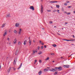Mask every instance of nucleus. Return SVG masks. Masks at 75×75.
Listing matches in <instances>:
<instances>
[{
  "label": "nucleus",
  "mask_w": 75,
  "mask_h": 75,
  "mask_svg": "<svg viewBox=\"0 0 75 75\" xmlns=\"http://www.w3.org/2000/svg\"><path fill=\"white\" fill-rule=\"evenodd\" d=\"M44 10V8H43V6L42 5H41V11L40 12L41 13H43V10Z\"/></svg>",
  "instance_id": "1"
},
{
  "label": "nucleus",
  "mask_w": 75,
  "mask_h": 75,
  "mask_svg": "<svg viewBox=\"0 0 75 75\" xmlns=\"http://www.w3.org/2000/svg\"><path fill=\"white\" fill-rule=\"evenodd\" d=\"M64 67L65 68H68L69 67V65H68V64L64 65Z\"/></svg>",
  "instance_id": "2"
},
{
  "label": "nucleus",
  "mask_w": 75,
  "mask_h": 75,
  "mask_svg": "<svg viewBox=\"0 0 75 75\" xmlns=\"http://www.w3.org/2000/svg\"><path fill=\"white\" fill-rule=\"evenodd\" d=\"M17 58H16L14 59V60L13 62V64L14 65H16V62H17Z\"/></svg>",
  "instance_id": "3"
},
{
  "label": "nucleus",
  "mask_w": 75,
  "mask_h": 75,
  "mask_svg": "<svg viewBox=\"0 0 75 75\" xmlns=\"http://www.w3.org/2000/svg\"><path fill=\"white\" fill-rule=\"evenodd\" d=\"M58 71H61L62 70V67L60 66L59 67H58Z\"/></svg>",
  "instance_id": "4"
},
{
  "label": "nucleus",
  "mask_w": 75,
  "mask_h": 75,
  "mask_svg": "<svg viewBox=\"0 0 75 75\" xmlns=\"http://www.w3.org/2000/svg\"><path fill=\"white\" fill-rule=\"evenodd\" d=\"M30 8L31 10H32L33 11V10H34V6H30Z\"/></svg>",
  "instance_id": "5"
},
{
  "label": "nucleus",
  "mask_w": 75,
  "mask_h": 75,
  "mask_svg": "<svg viewBox=\"0 0 75 75\" xmlns=\"http://www.w3.org/2000/svg\"><path fill=\"white\" fill-rule=\"evenodd\" d=\"M49 71H51V72H54L55 71V70L54 69L52 68V69H50Z\"/></svg>",
  "instance_id": "6"
},
{
  "label": "nucleus",
  "mask_w": 75,
  "mask_h": 75,
  "mask_svg": "<svg viewBox=\"0 0 75 75\" xmlns=\"http://www.w3.org/2000/svg\"><path fill=\"white\" fill-rule=\"evenodd\" d=\"M75 40V39L73 40H67L65 39V41H74Z\"/></svg>",
  "instance_id": "7"
},
{
  "label": "nucleus",
  "mask_w": 75,
  "mask_h": 75,
  "mask_svg": "<svg viewBox=\"0 0 75 75\" xmlns=\"http://www.w3.org/2000/svg\"><path fill=\"white\" fill-rule=\"evenodd\" d=\"M11 67H10L9 69L8 70V73H10V71H11Z\"/></svg>",
  "instance_id": "8"
},
{
  "label": "nucleus",
  "mask_w": 75,
  "mask_h": 75,
  "mask_svg": "<svg viewBox=\"0 0 75 75\" xmlns=\"http://www.w3.org/2000/svg\"><path fill=\"white\" fill-rule=\"evenodd\" d=\"M19 25H20V24H19V23H16V24L15 26L16 27H18V26H19Z\"/></svg>",
  "instance_id": "9"
},
{
  "label": "nucleus",
  "mask_w": 75,
  "mask_h": 75,
  "mask_svg": "<svg viewBox=\"0 0 75 75\" xmlns=\"http://www.w3.org/2000/svg\"><path fill=\"white\" fill-rule=\"evenodd\" d=\"M10 17V13H9L6 16V18H8V17Z\"/></svg>",
  "instance_id": "10"
},
{
  "label": "nucleus",
  "mask_w": 75,
  "mask_h": 75,
  "mask_svg": "<svg viewBox=\"0 0 75 75\" xmlns=\"http://www.w3.org/2000/svg\"><path fill=\"white\" fill-rule=\"evenodd\" d=\"M21 66H22V63H21V65L19 66V67L17 69H19L21 67Z\"/></svg>",
  "instance_id": "11"
},
{
  "label": "nucleus",
  "mask_w": 75,
  "mask_h": 75,
  "mask_svg": "<svg viewBox=\"0 0 75 75\" xmlns=\"http://www.w3.org/2000/svg\"><path fill=\"white\" fill-rule=\"evenodd\" d=\"M6 24V23L3 24L2 25V28H3V27H5Z\"/></svg>",
  "instance_id": "12"
},
{
  "label": "nucleus",
  "mask_w": 75,
  "mask_h": 75,
  "mask_svg": "<svg viewBox=\"0 0 75 75\" xmlns=\"http://www.w3.org/2000/svg\"><path fill=\"white\" fill-rule=\"evenodd\" d=\"M21 29H19V30L18 32V33L19 34H21Z\"/></svg>",
  "instance_id": "13"
},
{
  "label": "nucleus",
  "mask_w": 75,
  "mask_h": 75,
  "mask_svg": "<svg viewBox=\"0 0 75 75\" xmlns=\"http://www.w3.org/2000/svg\"><path fill=\"white\" fill-rule=\"evenodd\" d=\"M5 32L4 33V36H6V35H7V31L6 30H5Z\"/></svg>",
  "instance_id": "14"
},
{
  "label": "nucleus",
  "mask_w": 75,
  "mask_h": 75,
  "mask_svg": "<svg viewBox=\"0 0 75 75\" xmlns=\"http://www.w3.org/2000/svg\"><path fill=\"white\" fill-rule=\"evenodd\" d=\"M16 42H17V39H16L14 40V41H13V43H14L15 44H16Z\"/></svg>",
  "instance_id": "15"
},
{
  "label": "nucleus",
  "mask_w": 75,
  "mask_h": 75,
  "mask_svg": "<svg viewBox=\"0 0 75 75\" xmlns=\"http://www.w3.org/2000/svg\"><path fill=\"white\" fill-rule=\"evenodd\" d=\"M42 74V71H40L38 72V74L39 75H41V74Z\"/></svg>",
  "instance_id": "16"
},
{
  "label": "nucleus",
  "mask_w": 75,
  "mask_h": 75,
  "mask_svg": "<svg viewBox=\"0 0 75 75\" xmlns=\"http://www.w3.org/2000/svg\"><path fill=\"white\" fill-rule=\"evenodd\" d=\"M54 69H55V71H57L58 69V67H55Z\"/></svg>",
  "instance_id": "17"
},
{
  "label": "nucleus",
  "mask_w": 75,
  "mask_h": 75,
  "mask_svg": "<svg viewBox=\"0 0 75 75\" xmlns=\"http://www.w3.org/2000/svg\"><path fill=\"white\" fill-rule=\"evenodd\" d=\"M27 40H25L23 44L24 45H25L26 44V43L27 42Z\"/></svg>",
  "instance_id": "18"
},
{
  "label": "nucleus",
  "mask_w": 75,
  "mask_h": 75,
  "mask_svg": "<svg viewBox=\"0 0 75 75\" xmlns=\"http://www.w3.org/2000/svg\"><path fill=\"white\" fill-rule=\"evenodd\" d=\"M40 43V44H41L42 45H44V43L41 42V40H39Z\"/></svg>",
  "instance_id": "19"
},
{
  "label": "nucleus",
  "mask_w": 75,
  "mask_h": 75,
  "mask_svg": "<svg viewBox=\"0 0 75 75\" xmlns=\"http://www.w3.org/2000/svg\"><path fill=\"white\" fill-rule=\"evenodd\" d=\"M48 70V69H47L46 68L44 69V71H45V72L47 71Z\"/></svg>",
  "instance_id": "20"
},
{
  "label": "nucleus",
  "mask_w": 75,
  "mask_h": 75,
  "mask_svg": "<svg viewBox=\"0 0 75 75\" xmlns=\"http://www.w3.org/2000/svg\"><path fill=\"white\" fill-rule=\"evenodd\" d=\"M29 43L30 45H31V40H29Z\"/></svg>",
  "instance_id": "21"
},
{
  "label": "nucleus",
  "mask_w": 75,
  "mask_h": 75,
  "mask_svg": "<svg viewBox=\"0 0 75 75\" xmlns=\"http://www.w3.org/2000/svg\"><path fill=\"white\" fill-rule=\"evenodd\" d=\"M13 33H15V34H17V32L16 30H15L14 31Z\"/></svg>",
  "instance_id": "22"
},
{
  "label": "nucleus",
  "mask_w": 75,
  "mask_h": 75,
  "mask_svg": "<svg viewBox=\"0 0 75 75\" xmlns=\"http://www.w3.org/2000/svg\"><path fill=\"white\" fill-rule=\"evenodd\" d=\"M42 54V52H41V51H40L38 53V54Z\"/></svg>",
  "instance_id": "23"
},
{
  "label": "nucleus",
  "mask_w": 75,
  "mask_h": 75,
  "mask_svg": "<svg viewBox=\"0 0 75 75\" xmlns=\"http://www.w3.org/2000/svg\"><path fill=\"white\" fill-rule=\"evenodd\" d=\"M50 59V58L49 57H48L45 60V61H47Z\"/></svg>",
  "instance_id": "24"
},
{
  "label": "nucleus",
  "mask_w": 75,
  "mask_h": 75,
  "mask_svg": "<svg viewBox=\"0 0 75 75\" xmlns=\"http://www.w3.org/2000/svg\"><path fill=\"white\" fill-rule=\"evenodd\" d=\"M52 46L54 47H57V45H56V44H54L53 45H52Z\"/></svg>",
  "instance_id": "25"
},
{
  "label": "nucleus",
  "mask_w": 75,
  "mask_h": 75,
  "mask_svg": "<svg viewBox=\"0 0 75 75\" xmlns=\"http://www.w3.org/2000/svg\"><path fill=\"white\" fill-rule=\"evenodd\" d=\"M56 7L59 8V5H56Z\"/></svg>",
  "instance_id": "26"
},
{
  "label": "nucleus",
  "mask_w": 75,
  "mask_h": 75,
  "mask_svg": "<svg viewBox=\"0 0 75 75\" xmlns=\"http://www.w3.org/2000/svg\"><path fill=\"white\" fill-rule=\"evenodd\" d=\"M66 14H67V15H69V14H71V13L69 12L66 13Z\"/></svg>",
  "instance_id": "27"
},
{
  "label": "nucleus",
  "mask_w": 75,
  "mask_h": 75,
  "mask_svg": "<svg viewBox=\"0 0 75 75\" xmlns=\"http://www.w3.org/2000/svg\"><path fill=\"white\" fill-rule=\"evenodd\" d=\"M33 54H35V51L34 50H33Z\"/></svg>",
  "instance_id": "28"
},
{
  "label": "nucleus",
  "mask_w": 75,
  "mask_h": 75,
  "mask_svg": "<svg viewBox=\"0 0 75 75\" xmlns=\"http://www.w3.org/2000/svg\"><path fill=\"white\" fill-rule=\"evenodd\" d=\"M57 74H58V72H55V73H54V75H57Z\"/></svg>",
  "instance_id": "29"
},
{
  "label": "nucleus",
  "mask_w": 75,
  "mask_h": 75,
  "mask_svg": "<svg viewBox=\"0 0 75 75\" xmlns=\"http://www.w3.org/2000/svg\"><path fill=\"white\" fill-rule=\"evenodd\" d=\"M56 11H57L56 10H54V11H53V13H55V12H56Z\"/></svg>",
  "instance_id": "30"
},
{
  "label": "nucleus",
  "mask_w": 75,
  "mask_h": 75,
  "mask_svg": "<svg viewBox=\"0 0 75 75\" xmlns=\"http://www.w3.org/2000/svg\"><path fill=\"white\" fill-rule=\"evenodd\" d=\"M50 24H52V21H51L50 22H49Z\"/></svg>",
  "instance_id": "31"
},
{
  "label": "nucleus",
  "mask_w": 75,
  "mask_h": 75,
  "mask_svg": "<svg viewBox=\"0 0 75 75\" xmlns=\"http://www.w3.org/2000/svg\"><path fill=\"white\" fill-rule=\"evenodd\" d=\"M15 55H17V51L15 52Z\"/></svg>",
  "instance_id": "32"
},
{
  "label": "nucleus",
  "mask_w": 75,
  "mask_h": 75,
  "mask_svg": "<svg viewBox=\"0 0 75 75\" xmlns=\"http://www.w3.org/2000/svg\"><path fill=\"white\" fill-rule=\"evenodd\" d=\"M64 4L65 6H67V4L66 3H64Z\"/></svg>",
  "instance_id": "33"
},
{
  "label": "nucleus",
  "mask_w": 75,
  "mask_h": 75,
  "mask_svg": "<svg viewBox=\"0 0 75 75\" xmlns=\"http://www.w3.org/2000/svg\"><path fill=\"white\" fill-rule=\"evenodd\" d=\"M39 62H40V63H41V60H39Z\"/></svg>",
  "instance_id": "34"
},
{
  "label": "nucleus",
  "mask_w": 75,
  "mask_h": 75,
  "mask_svg": "<svg viewBox=\"0 0 75 75\" xmlns=\"http://www.w3.org/2000/svg\"><path fill=\"white\" fill-rule=\"evenodd\" d=\"M62 11H64V8H63V7H62Z\"/></svg>",
  "instance_id": "35"
},
{
  "label": "nucleus",
  "mask_w": 75,
  "mask_h": 75,
  "mask_svg": "<svg viewBox=\"0 0 75 75\" xmlns=\"http://www.w3.org/2000/svg\"><path fill=\"white\" fill-rule=\"evenodd\" d=\"M38 50H39V49H40V46H39L38 47Z\"/></svg>",
  "instance_id": "36"
},
{
  "label": "nucleus",
  "mask_w": 75,
  "mask_h": 75,
  "mask_svg": "<svg viewBox=\"0 0 75 75\" xmlns=\"http://www.w3.org/2000/svg\"><path fill=\"white\" fill-rule=\"evenodd\" d=\"M21 44V42H18V45H20V44Z\"/></svg>",
  "instance_id": "37"
},
{
  "label": "nucleus",
  "mask_w": 75,
  "mask_h": 75,
  "mask_svg": "<svg viewBox=\"0 0 75 75\" xmlns=\"http://www.w3.org/2000/svg\"><path fill=\"white\" fill-rule=\"evenodd\" d=\"M59 10H57V12H58V13H59Z\"/></svg>",
  "instance_id": "38"
},
{
  "label": "nucleus",
  "mask_w": 75,
  "mask_h": 75,
  "mask_svg": "<svg viewBox=\"0 0 75 75\" xmlns=\"http://www.w3.org/2000/svg\"><path fill=\"white\" fill-rule=\"evenodd\" d=\"M7 40H8V41H9L10 40V38H7Z\"/></svg>",
  "instance_id": "39"
},
{
  "label": "nucleus",
  "mask_w": 75,
  "mask_h": 75,
  "mask_svg": "<svg viewBox=\"0 0 75 75\" xmlns=\"http://www.w3.org/2000/svg\"><path fill=\"white\" fill-rule=\"evenodd\" d=\"M71 6H68V8H71Z\"/></svg>",
  "instance_id": "40"
},
{
  "label": "nucleus",
  "mask_w": 75,
  "mask_h": 75,
  "mask_svg": "<svg viewBox=\"0 0 75 75\" xmlns=\"http://www.w3.org/2000/svg\"><path fill=\"white\" fill-rule=\"evenodd\" d=\"M13 69V70H14V71H15L16 69H15V68H14V67H12Z\"/></svg>",
  "instance_id": "41"
},
{
  "label": "nucleus",
  "mask_w": 75,
  "mask_h": 75,
  "mask_svg": "<svg viewBox=\"0 0 75 75\" xmlns=\"http://www.w3.org/2000/svg\"><path fill=\"white\" fill-rule=\"evenodd\" d=\"M47 11H48L49 12H51V10H47Z\"/></svg>",
  "instance_id": "42"
},
{
  "label": "nucleus",
  "mask_w": 75,
  "mask_h": 75,
  "mask_svg": "<svg viewBox=\"0 0 75 75\" xmlns=\"http://www.w3.org/2000/svg\"><path fill=\"white\" fill-rule=\"evenodd\" d=\"M68 24V22H66L65 23V25H66V24Z\"/></svg>",
  "instance_id": "43"
},
{
  "label": "nucleus",
  "mask_w": 75,
  "mask_h": 75,
  "mask_svg": "<svg viewBox=\"0 0 75 75\" xmlns=\"http://www.w3.org/2000/svg\"><path fill=\"white\" fill-rule=\"evenodd\" d=\"M41 48L42 49H43V48H44V47H43V46H42L41 47Z\"/></svg>",
  "instance_id": "44"
},
{
  "label": "nucleus",
  "mask_w": 75,
  "mask_h": 75,
  "mask_svg": "<svg viewBox=\"0 0 75 75\" xmlns=\"http://www.w3.org/2000/svg\"><path fill=\"white\" fill-rule=\"evenodd\" d=\"M53 1H50V3H54V2H53Z\"/></svg>",
  "instance_id": "45"
},
{
  "label": "nucleus",
  "mask_w": 75,
  "mask_h": 75,
  "mask_svg": "<svg viewBox=\"0 0 75 75\" xmlns=\"http://www.w3.org/2000/svg\"><path fill=\"white\" fill-rule=\"evenodd\" d=\"M67 3H69V1H68L66 2Z\"/></svg>",
  "instance_id": "46"
},
{
  "label": "nucleus",
  "mask_w": 75,
  "mask_h": 75,
  "mask_svg": "<svg viewBox=\"0 0 75 75\" xmlns=\"http://www.w3.org/2000/svg\"><path fill=\"white\" fill-rule=\"evenodd\" d=\"M44 47H45V48H47V46L45 45Z\"/></svg>",
  "instance_id": "47"
},
{
  "label": "nucleus",
  "mask_w": 75,
  "mask_h": 75,
  "mask_svg": "<svg viewBox=\"0 0 75 75\" xmlns=\"http://www.w3.org/2000/svg\"><path fill=\"white\" fill-rule=\"evenodd\" d=\"M57 34H58V35H60V34H59L58 33H57Z\"/></svg>",
  "instance_id": "48"
},
{
  "label": "nucleus",
  "mask_w": 75,
  "mask_h": 75,
  "mask_svg": "<svg viewBox=\"0 0 75 75\" xmlns=\"http://www.w3.org/2000/svg\"><path fill=\"white\" fill-rule=\"evenodd\" d=\"M73 38H75V36H74V35H73Z\"/></svg>",
  "instance_id": "49"
},
{
  "label": "nucleus",
  "mask_w": 75,
  "mask_h": 75,
  "mask_svg": "<svg viewBox=\"0 0 75 75\" xmlns=\"http://www.w3.org/2000/svg\"><path fill=\"white\" fill-rule=\"evenodd\" d=\"M51 55H54V54L53 53L51 54Z\"/></svg>",
  "instance_id": "50"
},
{
  "label": "nucleus",
  "mask_w": 75,
  "mask_h": 75,
  "mask_svg": "<svg viewBox=\"0 0 75 75\" xmlns=\"http://www.w3.org/2000/svg\"><path fill=\"white\" fill-rule=\"evenodd\" d=\"M73 13H74V14H75V11H74Z\"/></svg>",
  "instance_id": "51"
},
{
  "label": "nucleus",
  "mask_w": 75,
  "mask_h": 75,
  "mask_svg": "<svg viewBox=\"0 0 75 75\" xmlns=\"http://www.w3.org/2000/svg\"><path fill=\"white\" fill-rule=\"evenodd\" d=\"M33 42H35V40H33Z\"/></svg>",
  "instance_id": "52"
},
{
  "label": "nucleus",
  "mask_w": 75,
  "mask_h": 75,
  "mask_svg": "<svg viewBox=\"0 0 75 75\" xmlns=\"http://www.w3.org/2000/svg\"><path fill=\"white\" fill-rule=\"evenodd\" d=\"M35 62H37V60H35Z\"/></svg>",
  "instance_id": "53"
},
{
  "label": "nucleus",
  "mask_w": 75,
  "mask_h": 75,
  "mask_svg": "<svg viewBox=\"0 0 75 75\" xmlns=\"http://www.w3.org/2000/svg\"><path fill=\"white\" fill-rule=\"evenodd\" d=\"M63 41H65V39H63Z\"/></svg>",
  "instance_id": "54"
},
{
  "label": "nucleus",
  "mask_w": 75,
  "mask_h": 75,
  "mask_svg": "<svg viewBox=\"0 0 75 75\" xmlns=\"http://www.w3.org/2000/svg\"><path fill=\"white\" fill-rule=\"evenodd\" d=\"M29 40H30V37L29 38Z\"/></svg>",
  "instance_id": "55"
},
{
  "label": "nucleus",
  "mask_w": 75,
  "mask_h": 75,
  "mask_svg": "<svg viewBox=\"0 0 75 75\" xmlns=\"http://www.w3.org/2000/svg\"><path fill=\"white\" fill-rule=\"evenodd\" d=\"M47 68H48V69H50V67H47Z\"/></svg>",
  "instance_id": "56"
},
{
  "label": "nucleus",
  "mask_w": 75,
  "mask_h": 75,
  "mask_svg": "<svg viewBox=\"0 0 75 75\" xmlns=\"http://www.w3.org/2000/svg\"><path fill=\"white\" fill-rule=\"evenodd\" d=\"M64 13H66V14H67V12H65Z\"/></svg>",
  "instance_id": "57"
},
{
  "label": "nucleus",
  "mask_w": 75,
  "mask_h": 75,
  "mask_svg": "<svg viewBox=\"0 0 75 75\" xmlns=\"http://www.w3.org/2000/svg\"><path fill=\"white\" fill-rule=\"evenodd\" d=\"M54 3H55V1H53V2H52Z\"/></svg>",
  "instance_id": "58"
},
{
  "label": "nucleus",
  "mask_w": 75,
  "mask_h": 75,
  "mask_svg": "<svg viewBox=\"0 0 75 75\" xmlns=\"http://www.w3.org/2000/svg\"><path fill=\"white\" fill-rule=\"evenodd\" d=\"M8 57H7L6 58L7 59H8Z\"/></svg>",
  "instance_id": "59"
},
{
  "label": "nucleus",
  "mask_w": 75,
  "mask_h": 75,
  "mask_svg": "<svg viewBox=\"0 0 75 75\" xmlns=\"http://www.w3.org/2000/svg\"><path fill=\"white\" fill-rule=\"evenodd\" d=\"M9 45L11 44V43H10V42L9 43Z\"/></svg>",
  "instance_id": "60"
},
{
  "label": "nucleus",
  "mask_w": 75,
  "mask_h": 75,
  "mask_svg": "<svg viewBox=\"0 0 75 75\" xmlns=\"http://www.w3.org/2000/svg\"><path fill=\"white\" fill-rule=\"evenodd\" d=\"M1 69V65H0V69Z\"/></svg>",
  "instance_id": "61"
},
{
  "label": "nucleus",
  "mask_w": 75,
  "mask_h": 75,
  "mask_svg": "<svg viewBox=\"0 0 75 75\" xmlns=\"http://www.w3.org/2000/svg\"><path fill=\"white\" fill-rule=\"evenodd\" d=\"M56 27H56V26H54V28H56Z\"/></svg>",
  "instance_id": "62"
},
{
  "label": "nucleus",
  "mask_w": 75,
  "mask_h": 75,
  "mask_svg": "<svg viewBox=\"0 0 75 75\" xmlns=\"http://www.w3.org/2000/svg\"><path fill=\"white\" fill-rule=\"evenodd\" d=\"M63 58V57H61V58Z\"/></svg>",
  "instance_id": "63"
},
{
  "label": "nucleus",
  "mask_w": 75,
  "mask_h": 75,
  "mask_svg": "<svg viewBox=\"0 0 75 75\" xmlns=\"http://www.w3.org/2000/svg\"><path fill=\"white\" fill-rule=\"evenodd\" d=\"M52 62H54V61H52Z\"/></svg>",
  "instance_id": "64"
}]
</instances>
